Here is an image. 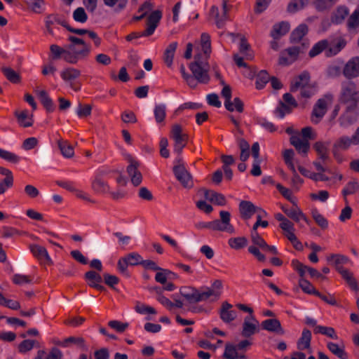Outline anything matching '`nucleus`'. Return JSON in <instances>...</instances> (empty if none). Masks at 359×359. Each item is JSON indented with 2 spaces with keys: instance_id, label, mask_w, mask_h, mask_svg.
Masks as SVG:
<instances>
[{
  "instance_id": "obj_1",
  "label": "nucleus",
  "mask_w": 359,
  "mask_h": 359,
  "mask_svg": "<svg viewBox=\"0 0 359 359\" xmlns=\"http://www.w3.org/2000/svg\"><path fill=\"white\" fill-rule=\"evenodd\" d=\"M212 287V289L208 287L204 292H200L194 287H182L180 289V294L191 304L206 301L212 296L215 297V300H217L221 294L219 290L222 287V283L220 280H215Z\"/></svg>"
},
{
  "instance_id": "obj_2",
  "label": "nucleus",
  "mask_w": 359,
  "mask_h": 359,
  "mask_svg": "<svg viewBox=\"0 0 359 359\" xmlns=\"http://www.w3.org/2000/svg\"><path fill=\"white\" fill-rule=\"evenodd\" d=\"M68 40L70 41V43L66 46V51L70 56L67 60L68 63L76 64L80 59L85 58L89 55L90 46L83 39L69 36Z\"/></svg>"
},
{
  "instance_id": "obj_3",
  "label": "nucleus",
  "mask_w": 359,
  "mask_h": 359,
  "mask_svg": "<svg viewBox=\"0 0 359 359\" xmlns=\"http://www.w3.org/2000/svg\"><path fill=\"white\" fill-rule=\"evenodd\" d=\"M219 219H215L208 222H199L196 227L199 229H209L212 231H226L229 233H234V228L231 224V214L228 211L219 212Z\"/></svg>"
},
{
  "instance_id": "obj_4",
  "label": "nucleus",
  "mask_w": 359,
  "mask_h": 359,
  "mask_svg": "<svg viewBox=\"0 0 359 359\" xmlns=\"http://www.w3.org/2000/svg\"><path fill=\"white\" fill-rule=\"evenodd\" d=\"M333 100L334 95L331 93H327L316 102L311 114V121L313 124H318L323 120Z\"/></svg>"
},
{
  "instance_id": "obj_5",
  "label": "nucleus",
  "mask_w": 359,
  "mask_h": 359,
  "mask_svg": "<svg viewBox=\"0 0 359 359\" xmlns=\"http://www.w3.org/2000/svg\"><path fill=\"white\" fill-rule=\"evenodd\" d=\"M339 100L346 107H357L359 103V91L353 82L348 81L341 84Z\"/></svg>"
},
{
  "instance_id": "obj_6",
  "label": "nucleus",
  "mask_w": 359,
  "mask_h": 359,
  "mask_svg": "<svg viewBox=\"0 0 359 359\" xmlns=\"http://www.w3.org/2000/svg\"><path fill=\"white\" fill-rule=\"evenodd\" d=\"M162 18V12L160 10L152 11L147 17L146 29L142 32H132L126 39L128 41H130L134 39H137L142 36H149L152 35L158 27L160 20Z\"/></svg>"
},
{
  "instance_id": "obj_7",
  "label": "nucleus",
  "mask_w": 359,
  "mask_h": 359,
  "mask_svg": "<svg viewBox=\"0 0 359 359\" xmlns=\"http://www.w3.org/2000/svg\"><path fill=\"white\" fill-rule=\"evenodd\" d=\"M192 76L195 77L201 83H208L210 79L208 75L209 65L207 62L201 60V55H195L194 61L189 65Z\"/></svg>"
},
{
  "instance_id": "obj_8",
  "label": "nucleus",
  "mask_w": 359,
  "mask_h": 359,
  "mask_svg": "<svg viewBox=\"0 0 359 359\" xmlns=\"http://www.w3.org/2000/svg\"><path fill=\"white\" fill-rule=\"evenodd\" d=\"M305 50V46L302 43L299 46L288 47L281 52L279 57V64L281 65H290L296 61L301 53Z\"/></svg>"
},
{
  "instance_id": "obj_9",
  "label": "nucleus",
  "mask_w": 359,
  "mask_h": 359,
  "mask_svg": "<svg viewBox=\"0 0 359 359\" xmlns=\"http://www.w3.org/2000/svg\"><path fill=\"white\" fill-rule=\"evenodd\" d=\"M170 136L175 142L174 151L180 154L188 142V135L182 133V128L180 124H175L172 126Z\"/></svg>"
},
{
  "instance_id": "obj_10",
  "label": "nucleus",
  "mask_w": 359,
  "mask_h": 359,
  "mask_svg": "<svg viewBox=\"0 0 359 359\" xmlns=\"http://www.w3.org/2000/svg\"><path fill=\"white\" fill-rule=\"evenodd\" d=\"M54 22H57V24L61 25L65 27L69 32L79 35L87 34L89 30L86 29L73 28L70 27L65 20H61V18L57 15L50 14L48 15L46 18V27L48 32L51 35L53 34V31L51 28V26Z\"/></svg>"
},
{
  "instance_id": "obj_11",
  "label": "nucleus",
  "mask_w": 359,
  "mask_h": 359,
  "mask_svg": "<svg viewBox=\"0 0 359 359\" xmlns=\"http://www.w3.org/2000/svg\"><path fill=\"white\" fill-rule=\"evenodd\" d=\"M80 76L81 71L73 67L65 69L61 72L62 79L75 91H79L81 89L80 82L76 81Z\"/></svg>"
},
{
  "instance_id": "obj_12",
  "label": "nucleus",
  "mask_w": 359,
  "mask_h": 359,
  "mask_svg": "<svg viewBox=\"0 0 359 359\" xmlns=\"http://www.w3.org/2000/svg\"><path fill=\"white\" fill-rule=\"evenodd\" d=\"M173 172L183 187L190 189L193 187L192 177L183 164L180 163L175 165L173 167Z\"/></svg>"
},
{
  "instance_id": "obj_13",
  "label": "nucleus",
  "mask_w": 359,
  "mask_h": 359,
  "mask_svg": "<svg viewBox=\"0 0 359 359\" xmlns=\"http://www.w3.org/2000/svg\"><path fill=\"white\" fill-rule=\"evenodd\" d=\"M109 171L100 170L95 176L91 183V189L96 194H105L109 192L110 187L107 182H104L103 177L107 175Z\"/></svg>"
},
{
  "instance_id": "obj_14",
  "label": "nucleus",
  "mask_w": 359,
  "mask_h": 359,
  "mask_svg": "<svg viewBox=\"0 0 359 359\" xmlns=\"http://www.w3.org/2000/svg\"><path fill=\"white\" fill-rule=\"evenodd\" d=\"M358 116L357 107H346L345 111L339 117L338 123L340 127L346 128L357 121Z\"/></svg>"
},
{
  "instance_id": "obj_15",
  "label": "nucleus",
  "mask_w": 359,
  "mask_h": 359,
  "mask_svg": "<svg viewBox=\"0 0 359 359\" xmlns=\"http://www.w3.org/2000/svg\"><path fill=\"white\" fill-rule=\"evenodd\" d=\"M259 322L253 315H248L244 318L241 334L244 337H250L259 331Z\"/></svg>"
},
{
  "instance_id": "obj_16",
  "label": "nucleus",
  "mask_w": 359,
  "mask_h": 359,
  "mask_svg": "<svg viewBox=\"0 0 359 359\" xmlns=\"http://www.w3.org/2000/svg\"><path fill=\"white\" fill-rule=\"evenodd\" d=\"M29 250L40 263L48 265L53 264L52 259L44 247L36 244H32L29 245Z\"/></svg>"
},
{
  "instance_id": "obj_17",
  "label": "nucleus",
  "mask_w": 359,
  "mask_h": 359,
  "mask_svg": "<svg viewBox=\"0 0 359 359\" xmlns=\"http://www.w3.org/2000/svg\"><path fill=\"white\" fill-rule=\"evenodd\" d=\"M261 211V208L255 206L249 201H241L239 203V212L244 219H250L255 212Z\"/></svg>"
},
{
  "instance_id": "obj_18",
  "label": "nucleus",
  "mask_w": 359,
  "mask_h": 359,
  "mask_svg": "<svg viewBox=\"0 0 359 359\" xmlns=\"http://www.w3.org/2000/svg\"><path fill=\"white\" fill-rule=\"evenodd\" d=\"M233 306L227 302H224L219 309V316L221 320L226 323H230L233 321L237 316L236 311L232 310Z\"/></svg>"
},
{
  "instance_id": "obj_19",
  "label": "nucleus",
  "mask_w": 359,
  "mask_h": 359,
  "mask_svg": "<svg viewBox=\"0 0 359 359\" xmlns=\"http://www.w3.org/2000/svg\"><path fill=\"white\" fill-rule=\"evenodd\" d=\"M352 145H353V141L351 137L347 135H343L339 137L333 144L332 153L335 158H337V154L341 150H348Z\"/></svg>"
},
{
  "instance_id": "obj_20",
  "label": "nucleus",
  "mask_w": 359,
  "mask_h": 359,
  "mask_svg": "<svg viewBox=\"0 0 359 359\" xmlns=\"http://www.w3.org/2000/svg\"><path fill=\"white\" fill-rule=\"evenodd\" d=\"M139 163L135 161H131L130 164L127 167V172L130 177L132 184L135 187L139 186L142 181V175L138 170Z\"/></svg>"
},
{
  "instance_id": "obj_21",
  "label": "nucleus",
  "mask_w": 359,
  "mask_h": 359,
  "mask_svg": "<svg viewBox=\"0 0 359 359\" xmlns=\"http://www.w3.org/2000/svg\"><path fill=\"white\" fill-rule=\"evenodd\" d=\"M290 29V25L287 21H281L273 25L271 30V37L274 40L280 39L285 36Z\"/></svg>"
},
{
  "instance_id": "obj_22",
  "label": "nucleus",
  "mask_w": 359,
  "mask_h": 359,
  "mask_svg": "<svg viewBox=\"0 0 359 359\" xmlns=\"http://www.w3.org/2000/svg\"><path fill=\"white\" fill-rule=\"evenodd\" d=\"M344 74L347 78L356 77L359 75V57H353L346 63Z\"/></svg>"
},
{
  "instance_id": "obj_23",
  "label": "nucleus",
  "mask_w": 359,
  "mask_h": 359,
  "mask_svg": "<svg viewBox=\"0 0 359 359\" xmlns=\"http://www.w3.org/2000/svg\"><path fill=\"white\" fill-rule=\"evenodd\" d=\"M349 14V9L346 6H339L331 15V22L334 25H340L344 22Z\"/></svg>"
},
{
  "instance_id": "obj_24",
  "label": "nucleus",
  "mask_w": 359,
  "mask_h": 359,
  "mask_svg": "<svg viewBox=\"0 0 359 359\" xmlns=\"http://www.w3.org/2000/svg\"><path fill=\"white\" fill-rule=\"evenodd\" d=\"M204 192V197L206 200L216 204L217 205H225L226 203V200L225 196L218 192H216L212 190L203 189Z\"/></svg>"
},
{
  "instance_id": "obj_25",
  "label": "nucleus",
  "mask_w": 359,
  "mask_h": 359,
  "mask_svg": "<svg viewBox=\"0 0 359 359\" xmlns=\"http://www.w3.org/2000/svg\"><path fill=\"white\" fill-rule=\"evenodd\" d=\"M36 161L40 166H46L50 163L51 149L48 144H44L39 149Z\"/></svg>"
},
{
  "instance_id": "obj_26",
  "label": "nucleus",
  "mask_w": 359,
  "mask_h": 359,
  "mask_svg": "<svg viewBox=\"0 0 359 359\" xmlns=\"http://www.w3.org/2000/svg\"><path fill=\"white\" fill-rule=\"evenodd\" d=\"M309 28L306 24L302 23L299 25L290 34V43H296L300 42L304 36L307 34Z\"/></svg>"
},
{
  "instance_id": "obj_27",
  "label": "nucleus",
  "mask_w": 359,
  "mask_h": 359,
  "mask_svg": "<svg viewBox=\"0 0 359 359\" xmlns=\"http://www.w3.org/2000/svg\"><path fill=\"white\" fill-rule=\"evenodd\" d=\"M310 74L307 71L302 72L299 74L292 82L290 90L294 92L299 88H303L307 86L310 81Z\"/></svg>"
},
{
  "instance_id": "obj_28",
  "label": "nucleus",
  "mask_w": 359,
  "mask_h": 359,
  "mask_svg": "<svg viewBox=\"0 0 359 359\" xmlns=\"http://www.w3.org/2000/svg\"><path fill=\"white\" fill-rule=\"evenodd\" d=\"M346 43V41L343 39H339L334 42H329L325 52L326 57H330L337 55L345 47Z\"/></svg>"
},
{
  "instance_id": "obj_29",
  "label": "nucleus",
  "mask_w": 359,
  "mask_h": 359,
  "mask_svg": "<svg viewBox=\"0 0 359 359\" xmlns=\"http://www.w3.org/2000/svg\"><path fill=\"white\" fill-rule=\"evenodd\" d=\"M14 115L18 120V123L19 125L24 128H28L33 126V115H28L27 110H23L22 111H19L16 110L14 112Z\"/></svg>"
},
{
  "instance_id": "obj_30",
  "label": "nucleus",
  "mask_w": 359,
  "mask_h": 359,
  "mask_svg": "<svg viewBox=\"0 0 359 359\" xmlns=\"http://www.w3.org/2000/svg\"><path fill=\"white\" fill-rule=\"evenodd\" d=\"M290 142L295 147L297 151L303 155L307 154L310 147L309 142L307 140H302L299 137H292Z\"/></svg>"
},
{
  "instance_id": "obj_31",
  "label": "nucleus",
  "mask_w": 359,
  "mask_h": 359,
  "mask_svg": "<svg viewBox=\"0 0 359 359\" xmlns=\"http://www.w3.org/2000/svg\"><path fill=\"white\" fill-rule=\"evenodd\" d=\"M50 51L53 60H59L62 57L67 62L68 59L70 57L69 54H67L66 51V46L62 48L58 45L53 44L50 46Z\"/></svg>"
},
{
  "instance_id": "obj_32",
  "label": "nucleus",
  "mask_w": 359,
  "mask_h": 359,
  "mask_svg": "<svg viewBox=\"0 0 359 359\" xmlns=\"http://www.w3.org/2000/svg\"><path fill=\"white\" fill-rule=\"evenodd\" d=\"M298 170L302 175L315 181L327 182L330 180V178L325 174L320 173L319 172L318 173L313 172L302 165L298 166Z\"/></svg>"
},
{
  "instance_id": "obj_33",
  "label": "nucleus",
  "mask_w": 359,
  "mask_h": 359,
  "mask_svg": "<svg viewBox=\"0 0 359 359\" xmlns=\"http://www.w3.org/2000/svg\"><path fill=\"white\" fill-rule=\"evenodd\" d=\"M311 341V332L308 329H304L301 337L298 339L297 343V348L303 351L310 348Z\"/></svg>"
},
{
  "instance_id": "obj_34",
  "label": "nucleus",
  "mask_w": 359,
  "mask_h": 359,
  "mask_svg": "<svg viewBox=\"0 0 359 359\" xmlns=\"http://www.w3.org/2000/svg\"><path fill=\"white\" fill-rule=\"evenodd\" d=\"M38 96L40 99L41 104L48 112H53L55 110V105L53 104V102L46 90H39L38 92Z\"/></svg>"
},
{
  "instance_id": "obj_35",
  "label": "nucleus",
  "mask_w": 359,
  "mask_h": 359,
  "mask_svg": "<svg viewBox=\"0 0 359 359\" xmlns=\"http://www.w3.org/2000/svg\"><path fill=\"white\" fill-rule=\"evenodd\" d=\"M284 212L296 222H299L301 220L308 222L305 215L297 207L285 209Z\"/></svg>"
},
{
  "instance_id": "obj_36",
  "label": "nucleus",
  "mask_w": 359,
  "mask_h": 359,
  "mask_svg": "<svg viewBox=\"0 0 359 359\" xmlns=\"http://www.w3.org/2000/svg\"><path fill=\"white\" fill-rule=\"evenodd\" d=\"M329 46L327 39H323L316 43L309 53L310 57H314L321 53L323 51L326 52V49Z\"/></svg>"
},
{
  "instance_id": "obj_37",
  "label": "nucleus",
  "mask_w": 359,
  "mask_h": 359,
  "mask_svg": "<svg viewBox=\"0 0 359 359\" xmlns=\"http://www.w3.org/2000/svg\"><path fill=\"white\" fill-rule=\"evenodd\" d=\"M309 3L310 0H290L287 5V11L290 13H295L303 10Z\"/></svg>"
},
{
  "instance_id": "obj_38",
  "label": "nucleus",
  "mask_w": 359,
  "mask_h": 359,
  "mask_svg": "<svg viewBox=\"0 0 359 359\" xmlns=\"http://www.w3.org/2000/svg\"><path fill=\"white\" fill-rule=\"evenodd\" d=\"M338 0H313V5L318 12L330 10Z\"/></svg>"
},
{
  "instance_id": "obj_39",
  "label": "nucleus",
  "mask_w": 359,
  "mask_h": 359,
  "mask_svg": "<svg viewBox=\"0 0 359 359\" xmlns=\"http://www.w3.org/2000/svg\"><path fill=\"white\" fill-rule=\"evenodd\" d=\"M177 47V42H172L165 50L163 60L168 67H170L172 64L175 50Z\"/></svg>"
},
{
  "instance_id": "obj_40",
  "label": "nucleus",
  "mask_w": 359,
  "mask_h": 359,
  "mask_svg": "<svg viewBox=\"0 0 359 359\" xmlns=\"http://www.w3.org/2000/svg\"><path fill=\"white\" fill-rule=\"evenodd\" d=\"M58 147L62 154V156L65 158H72L74 155V148L73 147L68 143L67 141H64L62 140H59L57 141Z\"/></svg>"
},
{
  "instance_id": "obj_41",
  "label": "nucleus",
  "mask_w": 359,
  "mask_h": 359,
  "mask_svg": "<svg viewBox=\"0 0 359 359\" xmlns=\"http://www.w3.org/2000/svg\"><path fill=\"white\" fill-rule=\"evenodd\" d=\"M327 347L330 351L340 359H348V355L343 348H341L337 344L328 342Z\"/></svg>"
},
{
  "instance_id": "obj_42",
  "label": "nucleus",
  "mask_w": 359,
  "mask_h": 359,
  "mask_svg": "<svg viewBox=\"0 0 359 359\" xmlns=\"http://www.w3.org/2000/svg\"><path fill=\"white\" fill-rule=\"evenodd\" d=\"M222 96L225 99L224 107L229 111L232 112L233 109L231 104V89L229 85H224L222 92Z\"/></svg>"
},
{
  "instance_id": "obj_43",
  "label": "nucleus",
  "mask_w": 359,
  "mask_h": 359,
  "mask_svg": "<svg viewBox=\"0 0 359 359\" xmlns=\"http://www.w3.org/2000/svg\"><path fill=\"white\" fill-rule=\"evenodd\" d=\"M269 81V75L266 70L260 71L257 76L255 86L256 88L258 90H261L264 88L266 84Z\"/></svg>"
},
{
  "instance_id": "obj_44",
  "label": "nucleus",
  "mask_w": 359,
  "mask_h": 359,
  "mask_svg": "<svg viewBox=\"0 0 359 359\" xmlns=\"http://www.w3.org/2000/svg\"><path fill=\"white\" fill-rule=\"evenodd\" d=\"M1 71L6 79L13 83H18L20 82V76L18 73L14 71L11 67H2Z\"/></svg>"
},
{
  "instance_id": "obj_45",
  "label": "nucleus",
  "mask_w": 359,
  "mask_h": 359,
  "mask_svg": "<svg viewBox=\"0 0 359 359\" xmlns=\"http://www.w3.org/2000/svg\"><path fill=\"white\" fill-rule=\"evenodd\" d=\"M299 285L305 293L315 296L319 295V292L315 289L313 285L309 280L304 278L299 279Z\"/></svg>"
},
{
  "instance_id": "obj_46",
  "label": "nucleus",
  "mask_w": 359,
  "mask_h": 359,
  "mask_svg": "<svg viewBox=\"0 0 359 359\" xmlns=\"http://www.w3.org/2000/svg\"><path fill=\"white\" fill-rule=\"evenodd\" d=\"M359 27V8L355 9L347 20V28L349 31L355 29Z\"/></svg>"
},
{
  "instance_id": "obj_47",
  "label": "nucleus",
  "mask_w": 359,
  "mask_h": 359,
  "mask_svg": "<svg viewBox=\"0 0 359 359\" xmlns=\"http://www.w3.org/2000/svg\"><path fill=\"white\" fill-rule=\"evenodd\" d=\"M154 117L156 123H161L164 121L166 116V107L164 104L155 106L154 110Z\"/></svg>"
},
{
  "instance_id": "obj_48",
  "label": "nucleus",
  "mask_w": 359,
  "mask_h": 359,
  "mask_svg": "<svg viewBox=\"0 0 359 359\" xmlns=\"http://www.w3.org/2000/svg\"><path fill=\"white\" fill-rule=\"evenodd\" d=\"M274 313L271 311V332H274L277 335L282 336L285 334V330L282 327L280 322L274 318Z\"/></svg>"
},
{
  "instance_id": "obj_49",
  "label": "nucleus",
  "mask_w": 359,
  "mask_h": 359,
  "mask_svg": "<svg viewBox=\"0 0 359 359\" xmlns=\"http://www.w3.org/2000/svg\"><path fill=\"white\" fill-rule=\"evenodd\" d=\"M228 12L227 0H223L222 13L219 15V19L216 20V25L218 28L221 29L224 26L226 21L229 19Z\"/></svg>"
},
{
  "instance_id": "obj_50",
  "label": "nucleus",
  "mask_w": 359,
  "mask_h": 359,
  "mask_svg": "<svg viewBox=\"0 0 359 359\" xmlns=\"http://www.w3.org/2000/svg\"><path fill=\"white\" fill-rule=\"evenodd\" d=\"M238 355V349L236 345L231 343L225 344V349L222 355L224 359H235Z\"/></svg>"
},
{
  "instance_id": "obj_51",
  "label": "nucleus",
  "mask_w": 359,
  "mask_h": 359,
  "mask_svg": "<svg viewBox=\"0 0 359 359\" xmlns=\"http://www.w3.org/2000/svg\"><path fill=\"white\" fill-rule=\"evenodd\" d=\"M328 262H332L337 266V269L338 267H340L339 265L345 264L349 262V259L348 257L339 254H332L327 258Z\"/></svg>"
},
{
  "instance_id": "obj_52",
  "label": "nucleus",
  "mask_w": 359,
  "mask_h": 359,
  "mask_svg": "<svg viewBox=\"0 0 359 359\" xmlns=\"http://www.w3.org/2000/svg\"><path fill=\"white\" fill-rule=\"evenodd\" d=\"M170 275L176 276V274L171 271L161 268V269L158 270L156 273L155 280L161 284H165Z\"/></svg>"
},
{
  "instance_id": "obj_53",
  "label": "nucleus",
  "mask_w": 359,
  "mask_h": 359,
  "mask_svg": "<svg viewBox=\"0 0 359 359\" xmlns=\"http://www.w3.org/2000/svg\"><path fill=\"white\" fill-rule=\"evenodd\" d=\"M359 189V183L357 180H354L347 183L346 187L342 190V194L344 197L348 195L355 194Z\"/></svg>"
},
{
  "instance_id": "obj_54",
  "label": "nucleus",
  "mask_w": 359,
  "mask_h": 359,
  "mask_svg": "<svg viewBox=\"0 0 359 359\" xmlns=\"http://www.w3.org/2000/svg\"><path fill=\"white\" fill-rule=\"evenodd\" d=\"M0 157L10 163H18L20 157L14 153L0 149Z\"/></svg>"
},
{
  "instance_id": "obj_55",
  "label": "nucleus",
  "mask_w": 359,
  "mask_h": 359,
  "mask_svg": "<svg viewBox=\"0 0 359 359\" xmlns=\"http://www.w3.org/2000/svg\"><path fill=\"white\" fill-rule=\"evenodd\" d=\"M248 244V240L245 237H238L230 238L229 245L234 249L238 250L245 247Z\"/></svg>"
},
{
  "instance_id": "obj_56",
  "label": "nucleus",
  "mask_w": 359,
  "mask_h": 359,
  "mask_svg": "<svg viewBox=\"0 0 359 359\" xmlns=\"http://www.w3.org/2000/svg\"><path fill=\"white\" fill-rule=\"evenodd\" d=\"M91 239L97 246V253L100 256L105 255L108 250L107 245L97 236H91Z\"/></svg>"
},
{
  "instance_id": "obj_57",
  "label": "nucleus",
  "mask_w": 359,
  "mask_h": 359,
  "mask_svg": "<svg viewBox=\"0 0 359 359\" xmlns=\"http://www.w3.org/2000/svg\"><path fill=\"white\" fill-rule=\"evenodd\" d=\"M73 18L79 22H86L88 20V15L83 8H77L73 13Z\"/></svg>"
},
{
  "instance_id": "obj_58",
  "label": "nucleus",
  "mask_w": 359,
  "mask_h": 359,
  "mask_svg": "<svg viewBox=\"0 0 359 359\" xmlns=\"http://www.w3.org/2000/svg\"><path fill=\"white\" fill-rule=\"evenodd\" d=\"M312 216L317 224L323 229L327 228L328 222L323 215L320 214L317 210L312 212Z\"/></svg>"
},
{
  "instance_id": "obj_59",
  "label": "nucleus",
  "mask_w": 359,
  "mask_h": 359,
  "mask_svg": "<svg viewBox=\"0 0 359 359\" xmlns=\"http://www.w3.org/2000/svg\"><path fill=\"white\" fill-rule=\"evenodd\" d=\"M128 0H103L104 4L109 7H114L117 5L118 11L123 10L128 4Z\"/></svg>"
},
{
  "instance_id": "obj_60",
  "label": "nucleus",
  "mask_w": 359,
  "mask_h": 359,
  "mask_svg": "<svg viewBox=\"0 0 359 359\" xmlns=\"http://www.w3.org/2000/svg\"><path fill=\"white\" fill-rule=\"evenodd\" d=\"M92 106L90 104H82L79 103L77 108V115L82 117H88L91 114Z\"/></svg>"
},
{
  "instance_id": "obj_61",
  "label": "nucleus",
  "mask_w": 359,
  "mask_h": 359,
  "mask_svg": "<svg viewBox=\"0 0 359 359\" xmlns=\"http://www.w3.org/2000/svg\"><path fill=\"white\" fill-rule=\"evenodd\" d=\"M293 156H294V151L292 149H286L284 151V154H283L284 161L285 162V164L287 165V166L291 171H294V168H295L294 165L293 163V161H292Z\"/></svg>"
},
{
  "instance_id": "obj_62",
  "label": "nucleus",
  "mask_w": 359,
  "mask_h": 359,
  "mask_svg": "<svg viewBox=\"0 0 359 359\" xmlns=\"http://www.w3.org/2000/svg\"><path fill=\"white\" fill-rule=\"evenodd\" d=\"M291 265L294 270H295L299 273L301 278H302L305 276L306 273L307 266L303 264L297 259L292 260Z\"/></svg>"
},
{
  "instance_id": "obj_63",
  "label": "nucleus",
  "mask_w": 359,
  "mask_h": 359,
  "mask_svg": "<svg viewBox=\"0 0 359 359\" xmlns=\"http://www.w3.org/2000/svg\"><path fill=\"white\" fill-rule=\"evenodd\" d=\"M36 341L35 340L25 339L18 346V350L20 353H26L32 350Z\"/></svg>"
},
{
  "instance_id": "obj_64",
  "label": "nucleus",
  "mask_w": 359,
  "mask_h": 359,
  "mask_svg": "<svg viewBox=\"0 0 359 359\" xmlns=\"http://www.w3.org/2000/svg\"><path fill=\"white\" fill-rule=\"evenodd\" d=\"M85 278L89 283H94L99 284L102 281V276L95 271H87L84 275Z\"/></svg>"
}]
</instances>
